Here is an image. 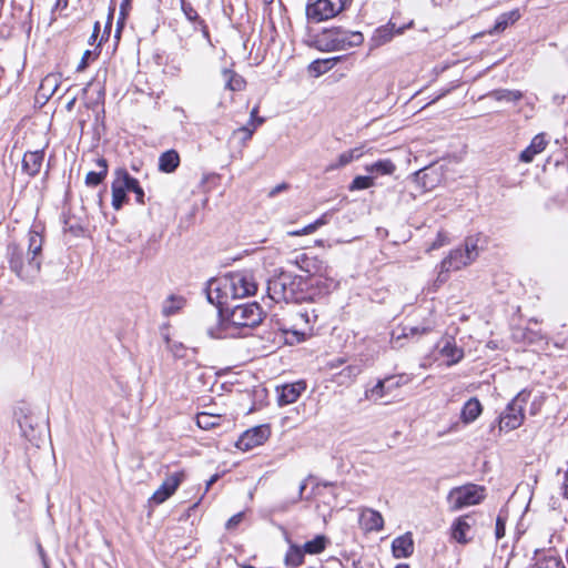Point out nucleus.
<instances>
[{
    "mask_svg": "<svg viewBox=\"0 0 568 568\" xmlns=\"http://www.w3.org/2000/svg\"><path fill=\"white\" fill-rule=\"evenodd\" d=\"M364 154L363 146L354 148L348 151H345L338 155L337 163L332 165V169H339L343 168L354 160H358Z\"/></svg>",
    "mask_w": 568,
    "mask_h": 568,
    "instance_id": "7c9ffc66",
    "label": "nucleus"
},
{
    "mask_svg": "<svg viewBox=\"0 0 568 568\" xmlns=\"http://www.w3.org/2000/svg\"><path fill=\"white\" fill-rule=\"evenodd\" d=\"M308 283L301 276L290 273H282L267 285L270 297L275 302L301 303L312 298V295L304 291Z\"/></svg>",
    "mask_w": 568,
    "mask_h": 568,
    "instance_id": "f03ea898",
    "label": "nucleus"
},
{
    "mask_svg": "<svg viewBox=\"0 0 568 568\" xmlns=\"http://www.w3.org/2000/svg\"><path fill=\"white\" fill-rule=\"evenodd\" d=\"M463 247L455 248L440 262L436 283L444 284L452 271H459L471 264Z\"/></svg>",
    "mask_w": 568,
    "mask_h": 568,
    "instance_id": "9b49d317",
    "label": "nucleus"
},
{
    "mask_svg": "<svg viewBox=\"0 0 568 568\" xmlns=\"http://www.w3.org/2000/svg\"><path fill=\"white\" fill-rule=\"evenodd\" d=\"M393 554L396 558H406L414 551V541L410 534H405L393 540Z\"/></svg>",
    "mask_w": 568,
    "mask_h": 568,
    "instance_id": "5701e85b",
    "label": "nucleus"
},
{
    "mask_svg": "<svg viewBox=\"0 0 568 568\" xmlns=\"http://www.w3.org/2000/svg\"><path fill=\"white\" fill-rule=\"evenodd\" d=\"M166 347L171 352L174 358H185L187 356V347L181 342L172 341L169 336H165Z\"/></svg>",
    "mask_w": 568,
    "mask_h": 568,
    "instance_id": "e433bc0d",
    "label": "nucleus"
},
{
    "mask_svg": "<svg viewBox=\"0 0 568 568\" xmlns=\"http://www.w3.org/2000/svg\"><path fill=\"white\" fill-rule=\"evenodd\" d=\"M495 535L497 539H500L505 536V520L499 515L496 520Z\"/></svg>",
    "mask_w": 568,
    "mask_h": 568,
    "instance_id": "a18cd8bd",
    "label": "nucleus"
},
{
    "mask_svg": "<svg viewBox=\"0 0 568 568\" xmlns=\"http://www.w3.org/2000/svg\"><path fill=\"white\" fill-rule=\"evenodd\" d=\"M184 305L182 297L170 296L163 304V314L166 316L175 314Z\"/></svg>",
    "mask_w": 568,
    "mask_h": 568,
    "instance_id": "4c0bfd02",
    "label": "nucleus"
},
{
    "mask_svg": "<svg viewBox=\"0 0 568 568\" xmlns=\"http://www.w3.org/2000/svg\"><path fill=\"white\" fill-rule=\"evenodd\" d=\"M362 368L359 365H348L345 368H343L337 377H338V384L339 385H347L355 381V378L361 374Z\"/></svg>",
    "mask_w": 568,
    "mask_h": 568,
    "instance_id": "2f4dec72",
    "label": "nucleus"
},
{
    "mask_svg": "<svg viewBox=\"0 0 568 568\" xmlns=\"http://www.w3.org/2000/svg\"><path fill=\"white\" fill-rule=\"evenodd\" d=\"M535 345H538V349L544 352L550 349L549 342L544 336H539L538 338L535 337Z\"/></svg>",
    "mask_w": 568,
    "mask_h": 568,
    "instance_id": "8fccbe9b",
    "label": "nucleus"
},
{
    "mask_svg": "<svg viewBox=\"0 0 568 568\" xmlns=\"http://www.w3.org/2000/svg\"><path fill=\"white\" fill-rule=\"evenodd\" d=\"M74 102H75V98H73L70 102H68L67 109L71 110L73 108V105H74Z\"/></svg>",
    "mask_w": 568,
    "mask_h": 568,
    "instance_id": "e2e57ef3",
    "label": "nucleus"
},
{
    "mask_svg": "<svg viewBox=\"0 0 568 568\" xmlns=\"http://www.w3.org/2000/svg\"><path fill=\"white\" fill-rule=\"evenodd\" d=\"M92 54H93V52L90 50L84 51L81 62L78 67L79 70H83L84 68H87L88 61H89V59H91Z\"/></svg>",
    "mask_w": 568,
    "mask_h": 568,
    "instance_id": "3c124183",
    "label": "nucleus"
},
{
    "mask_svg": "<svg viewBox=\"0 0 568 568\" xmlns=\"http://www.w3.org/2000/svg\"><path fill=\"white\" fill-rule=\"evenodd\" d=\"M437 348L444 358L446 365L453 366L458 364L464 358V349L456 344L452 336H445L437 343Z\"/></svg>",
    "mask_w": 568,
    "mask_h": 568,
    "instance_id": "f3484780",
    "label": "nucleus"
},
{
    "mask_svg": "<svg viewBox=\"0 0 568 568\" xmlns=\"http://www.w3.org/2000/svg\"><path fill=\"white\" fill-rule=\"evenodd\" d=\"M221 415L201 413L196 417V424L202 429H210L220 425Z\"/></svg>",
    "mask_w": 568,
    "mask_h": 568,
    "instance_id": "c9c22d12",
    "label": "nucleus"
},
{
    "mask_svg": "<svg viewBox=\"0 0 568 568\" xmlns=\"http://www.w3.org/2000/svg\"><path fill=\"white\" fill-rule=\"evenodd\" d=\"M182 10H183L185 17L187 18V20H190V21L199 20V14H197L196 10L190 3L182 1Z\"/></svg>",
    "mask_w": 568,
    "mask_h": 568,
    "instance_id": "79ce46f5",
    "label": "nucleus"
},
{
    "mask_svg": "<svg viewBox=\"0 0 568 568\" xmlns=\"http://www.w3.org/2000/svg\"><path fill=\"white\" fill-rule=\"evenodd\" d=\"M264 121H265L264 118L256 116L254 123H252L251 125L252 126L256 125V129H257L260 125H262L264 123Z\"/></svg>",
    "mask_w": 568,
    "mask_h": 568,
    "instance_id": "bf43d9fd",
    "label": "nucleus"
},
{
    "mask_svg": "<svg viewBox=\"0 0 568 568\" xmlns=\"http://www.w3.org/2000/svg\"><path fill=\"white\" fill-rule=\"evenodd\" d=\"M519 18H520V13L518 10H511L509 12H505L497 18L493 29L489 30L488 33L489 34L500 33L504 30H506L510 24L515 23Z\"/></svg>",
    "mask_w": 568,
    "mask_h": 568,
    "instance_id": "bb28decb",
    "label": "nucleus"
},
{
    "mask_svg": "<svg viewBox=\"0 0 568 568\" xmlns=\"http://www.w3.org/2000/svg\"><path fill=\"white\" fill-rule=\"evenodd\" d=\"M326 544L327 538L323 535H318L313 540L305 542L303 549L305 554L316 555L325 549Z\"/></svg>",
    "mask_w": 568,
    "mask_h": 568,
    "instance_id": "f704fd0d",
    "label": "nucleus"
},
{
    "mask_svg": "<svg viewBox=\"0 0 568 568\" xmlns=\"http://www.w3.org/2000/svg\"><path fill=\"white\" fill-rule=\"evenodd\" d=\"M180 164V156L175 150H169L161 154L159 159V169L165 173H172Z\"/></svg>",
    "mask_w": 568,
    "mask_h": 568,
    "instance_id": "cd10ccee",
    "label": "nucleus"
},
{
    "mask_svg": "<svg viewBox=\"0 0 568 568\" xmlns=\"http://www.w3.org/2000/svg\"><path fill=\"white\" fill-rule=\"evenodd\" d=\"M257 112H258V108L257 106L253 108V110L251 111L250 121L247 124L254 123L255 118L257 116Z\"/></svg>",
    "mask_w": 568,
    "mask_h": 568,
    "instance_id": "4d7b16f0",
    "label": "nucleus"
},
{
    "mask_svg": "<svg viewBox=\"0 0 568 568\" xmlns=\"http://www.w3.org/2000/svg\"><path fill=\"white\" fill-rule=\"evenodd\" d=\"M316 63H317V64H324V65H326V64H328V63H329V60H325V61H322V62L317 61Z\"/></svg>",
    "mask_w": 568,
    "mask_h": 568,
    "instance_id": "338daca9",
    "label": "nucleus"
},
{
    "mask_svg": "<svg viewBox=\"0 0 568 568\" xmlns=\"http://www.w3.org/2000/svg\"><path fill=\"white\" fill-rule=\"evenodd\" d=\"M359 525L366 531H379L384 527V519L377 510L365 508L361 511Z\"/></svg>",
    "mask_w": 568,
    "mask_h": 568,
    "instance_id": "aec40b11",
    "label": "nucleus"
},
{
    "mask_svg": "<svg viewBox=\"0 0 568 568\" xmlns=\"http://www.w3.org/2000/svg\"><path fill=\"white\" fill-rule=\"evenodd\" d=\"M37 548H38V552H39V555H40V557H41V560H42V562H43L44 568H48L45 552H44V550H43V548H42L41 544H38V545H37Z\"/></svg>",
    "mask_w": 568,
    "mask_h": 568,
    "instance_id": "6e6d98bb",
    "label": "nucleus"
},
{
    "mask_svg": "<svg viewBox=\"0 0 568 568\" xmlns=\"http://www.w3.org/2000/svg\"><path fill=\"white\" fill-rule=\"evenodd\" d=\"M43 151L27 152L22 159V169L30 175L34 176L40 172L43 162Z\"/></svg>",
    "mask_w": 568,
    "mask_h": 568,
    "instance_id": "4be33fe9",
    "label": "nucleus"
},
{
    "mask_svg": "<svg viewBox=\"0 0 568 568\" xmlns=\"http://www.w3.org/2000/svg\"><path fill=\"white\" fill-rule=\"evenodd\" d=\"M257 284L252 273L247 271L233 272L219 281L217 291L225 298H244L254 295Z\"/></svg>",
    "mask_w": 568,
    "mask_h": 568,
    "instance_id": "39448f33",
    "label": "nucleus"
},
{
    "mask_svg": "<svg viewBox=\"0 0 568 568\" xmlns=\"http://www.w3.org/2000/svg\"><path fill=\"white\" fill-rule=\"evenodd\" d=\"M476 524L471 515H464L455 519L452 525V538L459 544H467L473 539V528Z\"/></svg>",
    "mask_w": 568,
    "mask_h": 568,
    "instance_id": "dca6fc26",
    "label": "nucleus"
},
{
    "mask_svg": "<svg viewBox=\"0 0 568 568\" xmlns=\"http://www.w3.org/2000/svg\"><path fill=\"white\" fill-rule=\"evenodd\" d=\"M135 180L125 169L119 168L114 171V179L111 184L112 207L114 210H120L128 202L126 192L132 189Z\"/></svg>",
    "mask_w": 568,
    "mask_h": 568,
    "instance_id": "9d476101",
    "label": "nucleus"
},
{
    "mask_svg": "<svg viewBox=\"0 0 568 568\" xmlns=\"http://www.w3.org/2000/svg\"><path fill=\"white\" fill-rule=\"evenodd\" d=\"M242 519H243V513L235 514L227 520L226 528L227 529L234 528L242 521Z\"/></svg>",
    "mask_w": 568,
    "mask_h": 568,
    "instance_id": "de8ad7c7",
    "label": "nucleus"
},
{
    "mask_svg": "<svg viewBox=\"0 0 568 568\" xmlns=\"http://www.w3.org/2000/svg\"><path fill=\"white\" fill-rule=\"evenodd\" d=\"M60 85V75L55 73L44 77L39 87V94L44 99H50Z\"/></svg>",
    "mask_w": 568,
    "mask_h": 568,
    "instance_id": "a878e982",
    "label": "nucleus"
},
{
    "mask_svg": "<svg viewBox=\"0 0 568 568\" xmlns=\"http://www.w3.org/2000/svg\"><path fill=\"white\" fill-rule=\"evenodd\" d=\"M300 270L304 271L310 275V286H317L320 293L327 294L336 284L332 277L328 276V267L315 257H310L305 253L297 254L292 261Z\"/></svg>",
    "mask_w": 568,
    "mask_h": 568,
    "instance_id": "20e7f679",
    "label": "nucleus"
},
{
    "mask_svg": "<svg viewBox=\"0 0 568 568\" xmlns=\"http://www.w3.org/2000/svg\"><path fill=\"white\" fill-rule=\"evenodd\" d=\"M271 430L266 425L255 426L247 429L236 442V447L241 450H251L264 444L270 437Z\"/></svg>",
    "mask_w": 568,
    "mask_h": 568,
    "instance_id": "4468645a",
    "label": "nucleus"
},
{
    "mask_svg": "<svg viewBox=\"0 0 568 568\" xmlns=\"http://www.w3.org/2000/svg\"><path fill=\"white\" fill-rule=\"evenodd\" d=\"M481 412L483 406L480 402L476 397H473L464 404L460 412V419L465 424H470L478 418Z\"/></svg>",
    "mask_w": 568,
    "mask_h": 568,
    "instance_id": "b1692460",
    "label": "nucleus"
},
{
    "mask_svg": "<svg viewBox=\"0 0 568 568\" xmlns=\"http://www.w3.org/2000/svg\"><path fill=\"white\" fill-rule=\"evenodd\" d=\"M442 245H443L442 240H438L437 242H435V243L433 244V246H432V247H433V248H437V247H439V246H442Z\"/></svg>",
    "mask_w": 568,
    "mask_h": 568,
    "instance_id": "0e129e2a",
    "label": "nucleus"
},
{
    "mask_svg": "<svg viewBox=\"0 0 568 568\" xmlns=\"http://www.w3.org/2000/svg\"><path fill=\"white\" fill-rule=\"evenodd\" d=\"M311 478L307 477L306 479H304L302 481V484L300 485V489H298V494H297V498L293 501V503H297L298 500H302V499H306V500H311L312 499V496L311 495H307L304 497V491L306 489V486H307V480Z\"/></svg>",
    "mask_w": 568,
    "mask_h": 568,
    "instance_id": "49530a36",
    "label": "nucleus"
},
{
    "mask_svg": "<svg viewBox=\"0 0 568 568\" xmlns=\"http://www.w3.org/2000/svg\"><path fill=\"white\" fill-rule=\"evenodd\" d=\"M520 160L524 162L532 160V142L520 153Z\"/></svg>",
    "mask_w": 568,
    "mask_h": 568,
    "instance_id": "09e8293b",
    "label": "nucleus"
},
{
    "mask_svg": "<svg viewBox=\"0 0 568 568\" xmlns=\"http://www.w3.org/2000/svg\"><path fill=\"white\" fill-rule=\"evenodd\" d=\"M304 554H305V551L303 548H301L296 545H291L290 549L287 550V552L285 555V564L287 566H292V567L300 566L303 562Z\"/></svg>",
    "mask_w": 568,
    "mask_h": 568,
    "instance_id": "72a5a7b5",
    "label": "nucleus"
},
{
    "mask_svg": "<svg viewBox=\"0 0 568 568\" xmlns=\"http://www.w3.org/2000/svg\"><path fill=\"white\" fill-rule=\"evenodd\" d=\"M99 32H100V23L99 22H95L94 23V28H93V32L89 39V43L91 45H93L95 42H97V39H98V36H99Z\"/></svg>",
    "mask_w": 568,
    "mask_h": 568,
    "instance_id": "864d4df0",
    "label": "nucleus"
},
{
    "mask_svg": "<svg viewBox=\"0 0 568 568\" xmlns=\"http://www.w3.org/2000/svg\"><path fill=\"white\" fill-rule=\"evenodd\" d=\"M548 141L544 134L535 135V154L545 150Z\"/></svg>",
    "mask_w": 568,
    "mask_h": 568,
    "instance_id": "c03bdc74",
    "label": "nucleus"
},
{
    "mask_svg": "<svg viewBox=\"0 0 568 568\" xmlns=\"http://www.w3.org/2000/svg\"><path fill=\"white\" fill-rule=\"evenodd\" d=\"M364 169L375 179L379 175H392L396 170V165L389 159H383L375 163L365 165Z\"/></svg>",
    "mask_w": 568,
    "mask_h": 568,
    "instance_id": "393cba45",
    "label": "nucleus"
},
{
    "mask_svg": "<svg viewBox=\"0 0 568 568\" xmlns=\"http://www.w3.org/2000/svg\"><path fill=\"white\" fill-rule=\"evenodd\" d=\"M135 194V201L139 204H144V191L140 186L139 181L135 180L134 184L132 185V189L130 190Z\"/></svg>",
    "mask_w": 568,
    "mask_h": 568,
    "instance_id": "37998d69",
    "label": "nucleus"
},
{
    "mask_svg": "<svg viewBox=\"0 0 568 568\" xmlns=\"http://www.w3.org/2000/svg\"><path fill=\"white\" fill-rule=\"evenodd\" d=\"M405 383L406 381L403 376H389L379 379L376 385L365 392V396L369 400L377 402L402 387Z\"/></svg>",
    "mask_w": 568,
    "mask_h": 568,
    "instance_id": "2eb2a0df",
    "label": "nucleus"
},
{
    "mask_svg": "<svg viewBox=\"0 0 568 568\" xmlns=\"http://www.w3.org/2000/svg\"><path fill=\"white\" fill-rule=\"evenodd\" d=\"M256 130V125L246 124L244 126L239 128L233 132L234 135H241V140L245 143L252 139L254 132Z\"/></svg>",
    "mask_w": 568,
    "mask_h": 568,
    "instance_id": "ea45409f",
    "label": "nucleus"
},
{
    "mask_svg": "<svg viewBox=\"0 0 568 568\" xmlns=\"http://www.w3.org/2000/svg\"><path fill=\"white\" fill-rule=\"evenodd\" d=\"M184 479L185 473L183 470L170 474L153 493L149 501L155 505L163 504L176 491Z\"/></svg>",
    "mask_w": 568,
    "mask_h": 568,
    "instance_id": "ddd939ff",
    "label": "nucleus"
},
{
    "mask_svg": "<svg viewBox=\"0 0 568 568\" xmlns=\"http://www.w3.org/2000/svg\"><path fill=\"white\" fill-rule=\"evenodd\" d=\"M529 394H518L507 406L499 417L500 430H513L519 427L524 420V404H526Z\"/></svg>",
    "mask_w": 568,
    "mask_h": 568,
    "instance_id": "1a4fd4ad",
    "label": "nucleus"
},
{
    "mask_svg": "<svg viewBox=\"0 0 568 568\" xmlns=\"http://www.w3.org/2000/svg\"><path fill=\"white\" fill-rule=\"evenodd\" d=\"M494 94H495L497 100H501L504 98L508 99V100L509 99H518L519 98V94H515L513 92H508L507 94H503L501 92H495Z\"/></svg>",
    "mask_w": 568,
    "mask_h": 568,
    "instance_id": "5fc2aeb1",
    "label": "nucleus"
},
{
    "mask_svg": "<svg viewBox=\"0 0 568 568\" xmlns=\"http://www.w3.org/2000/svg\"><path fill=\"white\" fill-rule=\"evenodd\" d=\"M263 320V311L257 303L241 304L233 307L229 322L234 326L254 327Z\"/></svg>",
    "mask_w": 568,
    "mask_h": 568,
    "instance_id": "6e6552de",
    "label": "nucleus"
},
{
    "mask_svg": "<svg viewBox=\"0 0 568 568\" xmlns=\"http://www.w3.org/2000/svg\"><path fill=\"white\" fill-rule=\"evenodd\" d=\"M326 224V220H325V215H323L322 217H320L318 220H316L314 223H311L308 225H306L305 227L301 229V232L304 234V235H307V234H312L313 232H315L320 226Z\"/></svg>",
    "mask_w": 568,
    "mask_h": 568,
    "instance_id": "a19ab883",
    "label": "nucleus"
},
{
    "mask_svg": "<svg viewBox=\"0 0 568 568\" xmlns=\"http://www.w3.org/2000/svg\"><path fill=\"white\" fill-rule=\"evenodd\" d=\"M199 24L201 27L200 30H201L204 39L211 44V37H210L207 26L202 20H199Z\"/></svg>",
    "mask_w": 568,
    "mask_h": 568,
    "instance_id": "603ef678",
    "label": "nucleus"
},
{
    "mask_svg": "<svg viewBox=\"0 0 568 568\" xmlns=\"http://www.w3.org/2000/svg\"><path fill=\"white\" fill-rule=\"evenodd\" d=\"M410 331H412V333H413V334H415V333H419V329H418L417 327H414V328H412ZM426 332H428V329H427V328H425V327H424V328H422V331H420V333H426Z\"/></svg>",
    "mask_w": 568,
    "mask_h": 568,
    "instance_id": "680f3d73",
    "label": "nucleus"
},
{
    "mask_svg": "<svg viewBox=\"0 0 568 568\" xmlns=\"http://www.w3.org/2000/svg\"><path fill=\"white\" fill-rule=\"evenodd\" d=\"M223 78L225 80V88L231 91H241L245 88V80L232 70H223Z\"/></svg>",
    "mask_w": 568,
    "mask_h": 568,
    "instance_id": "c756f323",
    "label": "nucleus"
},
{
    "mask_svg": "<svg viewBox=\"0 0 568 568\" xmlns=\"http://www.w3.org/2000/svg\"><path fill=\"white\" fill-rule=\"evenodd\" d=\"M395 568H409V567H408V565L400 564V565H397Z\"/></svg>",
    "mask_w": 568,
    "mask_h": 568,
    "instance_id": "69168bd1",
    "label": "nucleus"
},
{
    "mask_svg": "<svg viewBox=\"0 0 568 568\" xmlns=\"http://www.w3.org/2000/svg\"><path fill=\"white\" fill-rule=\"evenodd\" d=\"M97 165L99 168V171H90L85 176V184L88 186L99 185L108 174V162L105 159L99 158L97 160Z\"/></svg>",
    "mask_w": 568,
    "mask_h": 568,
    "instance_id": "c85d7f7f",
    "label": "nucleus"
},
{
    "mask_svg": "<svg viewBox=\"0 0 568 568\" xmlns=\"http://www.w3.org/2000/svg\"><path fill=\"white\" fill-rule=\"evenodd\" d=\"M405 28L395 29L394 23H387L377 28L372 38H371V47L378 48L387 42H389L395 34H400Z\"/></svg>",
    "mask_w": 568,
    "mask_h": 568,
    "instance_id": "412c9836",
    "label": "nucleus"
},
{
    "mask_svg": "<svg viewBox=\"0 0 568 568\" xmlns=\"http://www.w3.org/2000/svg\"><path fill=\"white\" fill-rule=\"evenodd\" d=\"M488 237L481 233L467 236L464 242L466 256L474 263L479 254L487 248Z\"/></svg>",
    "mask_w": 568,
    "mask_h": 568,
    "instance_id": "a211bd4d",
    "label": "nucleus"
},
{
    "mask_svg": "<svg viewBox=\"0 0 568 568\" xmlns=\"http://www.w3.org/2000/svg\"><path fill=\"white\" fill-rule=\"evenodd\" d=\"M535 568H565V566L555 556L540 555L535 551Z\"/></svg>",
    "mask_w": 568,
    "mask_h": 568,
    "instance_id": "473e14b6",
    "label": "nucleus"
},
{
    "mask_svg": "<svg viewBox=\"0 0 568 568\" xmlns=\"http://www.w3.org/2000/svg\"><path fill=\"white\" fill-rule=\"evenodd\" d=\"M373 185H374V176L358 175L352 181L348 189H349V191H359V190L369 189Z\"/></svg>",
    "mask_w": 568,
    "mask_h": 568,
    "instance_id": "58836bf2",
    "label": "nucleus"
},
{
    "mask_svg": "<svg viewBox=\"0 0 568 568\" xmlns=\"http://www.w3.org/2000/svg\"><path fill=\"white\" fill-rule=\"evenodd\" d=\"M219 479V475H213L206 483V490L210 489V487Z\"/></svg>",
    "mask_w": 568,
    "mask_h": 568,
    "instance_id": "13d9d810",
    "label": "nucleus"
},
{
    "mask_svg": "<svg viewBox=\"0 0 568 568\" xmlns=\"http://www.w3.org/2000/svg\"><path fill=\"white\" fill-rule=\"evenodd\" d=\"M43 227L32 225L27 235V243H10L7 258L10 270L22 281L32 283L40 274L42 264Z\"/></svg>",
    "mask_w": 568,
    "mask_h": 568,
    "instance_id": "f257e3e1",
    "label": "nucleus"
},
{
    "mask_svg": "<svg viewBox=\"0 0 568 568\" xmlns=\"http://www.w3.org/2000/svg\"><path fill=\"white\" fill-rule=\"evenodd\" d=\"M287 235H290V236H302L304 234L301 232V230H295V231H288Z\"/></svg>",
    "mask_w": 568,
    "mask_h": 568,
    "instance_id": "052dcab7",
    "label": "nucleus"
},
{
    "mask_svg": "<svg viewBox=\"0 0 568 568\" xmlns=\"http://www.w3.org/2000/svg\"><path fill=\"white\" fill-rule=\"evenodd\" d=\"M306 385L304 382H296L293 384H286L277 388L278 393V405L284 406L295 403L302 393L305 390Z\"/></svg>",
    "mask_w": 568,
    "mask_h": 568,
    "instance_id": "6ab92c4d",
    "label": "nucleus"
},
{
    "mask_svg": "<svg viewBox=\"0 0 568 568\" xmlns=\"http://www.w3.org/2000/svg\"><path fill=\"white\" fill-rule=\"evenodd\" d=\"M317 318L318 314L314 308L296 312L292 317L293 325L285 332H291L296 336V341L301 342L312 334L313 325L317 322Z\"/></svg>",
    "mask_w": 568,
    "mask_h": 568,
    "instance_id": "f8f14e48",
    "label": "nucleus"
},
{
    "mask_svg": "<svg viewBox=\"0 0 568 568\" xmlns=\"http://www.w3.org/2000/svg\"><path fill=\"white\" fill-rule=\"evenodd\" d=\"M352 0H310L305 13L310 22L320 23L335 18L344 11Z\"/></svg>",
    "mask_w": 568,
    "mask_h": 568,
    "instance_id": "423d86ee",
    "label": "nucleus"
},
{
    "mask_svg": "<svg viewBox=\"0 0 568 568\" xmlns=\"http://www.w3.org/2000/svg\"><path fill=\"white\" fill-rule=\"evenodd\" d=\"M484 489L477 485H465L453 488L447 503L452 511H457L464 507L477 505L484 498Z\"/></svg>",
    "mask_w": 568,
    "mask_h": 568,
    "instance_id": "0eeeda50",
    "label": "nucleus"
},
{
    "mask_svg": "<svg viewBox=\"0 0 568 568\" xmlns=\"http://www.w3.org/2000/svg\"><path fill=\"white\" fill-rule=\"evenodd\" d=\"M317 42L324 51H344L359 47L364 42V36L359 31H351L341 27L323 30Z\"/></svg>",
    "mask_w": 568,
    "mask_h": 568,
    "instance_id": "7ed1b4c3",
    "label": "nucleus"
},
{
    "mask_svg": "<svg viewBox=\"0 0 568 568\" xmlns=\"http://www.w3.org/2000/svg\"><path fill=\"white\" fill-rule=\"evenodd\" d=\"M103 40H104V36L101 37L100 41L98 42V47L102 44Z\"/></svg>",
    "mask_w": 568,
    "mask_h": 568,
    "instance_id": "774afa93",
    "label": "nucleus"
}]
</instances>
